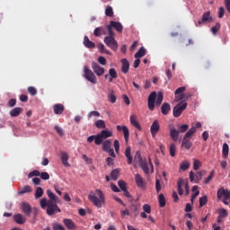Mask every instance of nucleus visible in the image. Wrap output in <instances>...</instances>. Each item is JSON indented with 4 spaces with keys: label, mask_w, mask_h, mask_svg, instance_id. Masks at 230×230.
Returning <instances> with one entry per match:
<instances>
[{
    "label": "nucleus",
    "mask_w": 230,
    "mask_h": 230,
    "mask_svg": "<svg viewBox=\"0 0 230 230\" xmlns=\"http://www.w3.org/2000/svg\"><path fill=\"white\" fill-rule=\"evenodd\" d=\"M49 200L42 199L40 200V206L42 209H46L48 216L51 217L58 213H61V209L58 206V197H57L50 190L46 191Z\"/></svg>",
    "instance_id": "1"
},
{
    "label": "nucleus",
    "mask_w": 230,
    "mask_h": 230,
    "mask_svg": "<svg viewBox=\"0 0 230 230\" xmlns=\"http://www.w3.org/2000/svg\"><path fill=\"white\" fill-rule=\"evenodd\" d=\"M164 102L163 92H158V93L154 91L148 95L147 104L149 111H155V106L160 107Z\"/></svg>",
    "instance_id": "2"
},
{
    "label": "nucleus",
    "mask_w": 230,
    "mask_h": 230,
    "mask_svg": "<svg viewBox=\"0 0 230 230\" xmlns=\"http://www.w3.org/2000/svg\"><path fill=\"white\" fill-rule=\"evenodd\" d=\"M96 195H88V199L98 208H102L106 203L104 193L101 190H95Z\"/></svg>",
    "instance_id": "3"
},
{
    "label": "nucleus",
    "mask_w": 230,
    "mask_h": 230,
    "mask_svg": "<svg viewBox=\"0 0 230 230\" xmlns=\"http://www.w3.org/2000/svg\"><path fill=\"white\" fill-rule=\"evenodd\" d=\"M177 128L178 129H176V128H170L169 136L173 142H177L179 140L180 134L187 132L190 126L189 124H181V126H177Z\"/></svg>",
    "instance_id": "4"
},
{
    "label": "nucleus",
    "mask_w": 230,
    "mask_h": 230,
    "mask_svg": "<svg viewBox=\"0 0 230 230\" xmlns=\"http://www.w3.org/2000/svg\"><path fill=\"white\" fill-rule=\"evenodd\" d=\"M196 134V128H190L187 133H185L182 140H181V146L184 147L186 150H190L193 144L191 142V139Z\"/></svg>",
    "instance_id": "5"
},
{
    "label": "nucleus",
    "mask_w": 230,
    "mask_h": 230,
    "mask_svg": "<svg viewBox=\"0 0 230 230\" xmlns=\"http://www.w3.org/2000/svg\"><path fill=\"white\" fill-rule=\"evenodd\" d=\"M188 107V102H180L178 104H176L173 107L172 110V115L174 118H180L181 116V114L183 113V111L187 109Z\"/></svg>",
    "instance_id": "6"
},
{
    "label": "nucleus",
    "mask_w": 230,
    "mask_h": 230,
    "mask_svg": "<svg viewBox=\"0 0 230 230\" xmlns=\"http://www.w3.org/2000/svg\"><path fill=\"white\" fill-rule=\"evenodd\" d=\"M84 78L93 84H96L98 83L97 77L94 72L89 68L88 66H84Z\"/></svg>",
    "instance_id": "7"
},
{
    "label": "nucleus",
    "mask_w": 230,
    "mask_h": 230,
    "mask_svg": "<svg viewBox=\"0 0 230 230\" xmlns=\"http://www.w3.org/2000/svg\"><path fill=\"white\" fill-rule=\"evenodd\" d=\"M105 45L113 51H117L119 49V43L114 38V36H106L103 39Z\"/></svg>",
    "instance_id": "8"
},
{
    "label": "nucleus",
    "mask_w": 230,
    "mask_h": 230,
    "mask_svg": "<svg viewBox=\"0 0 230 230\" xmlns=\"http://www.w3.org/2000/svg\"><path fill=\"white\" fill-rule=\"evenodd\" d=\"M112 137H113L112 131H108V129H102V131L98 133L97 135L96 146L102 145L103 143V140Z\"/></svg>",
    "instance_id": "9"
},
{
    "label": "nucleus",
    "mask_w": 230,
    "mask_h": 230,
    "mask_svg": "<svg viewBox=\"0 0 230 230\" xmlns=\"http://www.w3.org/2000/svg\"><path fill=\"white\" fill-rule=\"evenodd\" d=\"M206 174H207L206 171L198 172H196V174L193 172H190V180L191 182L194 181V183H199L202 181L203 176H205Z\"/></svg>",
    "instance_id": "10"
},
{
    "label": "nucleus",
    "mask_w": 230,
    "mask_h": 230,
    "mask_svg": "<svg viewBox=\"0 0 230 230\" xmlns=\"http://www.w3.org/2000/svg\"><path fill=\"white\" fill-rule=\"evenodd\" d=\"M225 205H229L230 202V191L224 189H220L217 191V199H222Z\"/></svg>",
    "instance_id": "11"
},
{
    "label": "nucleus",
    "mask_w": 230,
    "mask_h": 230,
    "mask_svg": "<svg viewBox=\"0 0 230 230\" xmlns=\"http://www.w3.org/2000/svg\"><path fill=\"white\" fill-rule=\"evenodd\" d=\"M92 69L97 76H102L105 74V68L97 62H92Z\"/></svg>",
    "instance_id": "12"
},
{
    "label": "nucleus",
    "mask_w": 230,
    "mask_h": 230,
    "mask_svg": "<svg viewBox=\"0 0 230 230\" xmlns=\"http://www.w3.org/2000/svg\"><path fill=\"white\" fill-rule=\"evenodd\" d=\"M213 22V17L211 16V12L207 11L203 13L202 19L199 21L198 24H196L197 27H199L205 23H209Z\"/></svg>",
    "instance_id": "13"
},
{
    "label": "nucleus",
    "mask_w": 230,
    "mask_h": 230,
    "mask_svg": "<svg viewBox=\"0 0 230 230\" xmlns=\"http://www.w3.org/2000/svg\"><path fill=\"white\" fill-rule=\"evenodd\" d=\"M104 79H108L109 83H113L114 80L118 79V72L116 68H110L109 73L104 75Z\"/></svg>",
    "instance_id": "14"
},
{
    "label": "nucleus",
    "mask_w": 230,
    "mask_h": 230,
    "mask_svg": "<svg viewBox=\"0 0 230 230\" xmlns=\"http://www.w3.org/2000/svg\"><path fill=\"white\" fill-rule=\"evenodd\" d=\"M160 128H161V126L159 124V120H154L153 124L150 127V133L153 138L156 137Z\"/></svg>",
    "instance_id": "15"
},
{
    "label": "nucleus",
    "mask_w": 230,
    "mask_h": 230,
    "mask_svg": "<svg viewBox=\"0 0 230 230\" xmlns=\"http://www.w3.org/2000/svg\"><path fill=\"white\" fill-rule=\"evenodd\" d=\"M117 131L120 132L122 130L124 135V139L126 143H128L130 132L128 126H116Z\"/></svg>",
    "instance_id": "16"
},
{
    "label": "nucleus",
    "mask_w": 230,
    "mask_h": 230,
    "mask_svg": "<svg viewBox=\"0 0 230 230\" xmlns=\"http://www.w3.org/2000/svg\"><path fill=\"white\" fill-rule=\"evenodd\" d=\"M21 209L25 216L31 217V212H32V208L30 204H28L26 202L22 203Z\"/></svg>",
    "instance_id": "17"
},
{
    "label": "nucleus",
    "mask_w": 230,
    "mask_h": 230,
    "mask_svg": "<svg viewBox=\"0 0 230 230\" xmlns=\"http://www.w3.org/2000/svg\"><path fill=\"white\" fill-rule=\"evenodd\" d=\"M53 111L56 115H61L65 111V106L62 103H55L53 105Z\"/></svg>",
    "instance_id": "18"
},
{
    "label": "nucleus",
    "mask_w": 230,
    "mask_h": 230,
    "mask_svg": "<svg viewBox=\"0 0 230 230\" xmlns=\"http://www.w3.org/2000/svg\"><path fill=\"white\" fill-rule=\"evenodd\" d=\"M121 65V72L123 74H128L130 68L129 61L127 58H122Z\"/></svg>",
    "instance_id": "19"
},
{
    "label": "nucleus",
    "mask_w": 230,
    "mask_h": 230,
    "mask_svg": "<svg viewBox=\"0 0 230 230\" xmlns=\"http://www.w3.org/2000/svg\"><path fill=\"white\" fill-rule=\"evenodd\" d=\"M13 221L17 224V225H23L26 223L27 218L24 217L21 214H16L13 216Z\"/></svg>",
    "instance_id": "20"
},
{
    "label": "nucleus",
    "mask_w": 230,
    "mask_h": 230,
    "mask_svg": "<svg viewBox=\"0 0 230 230\" xmlns=\"http://www.w3.org/2000/svg\"><path fill=\"white\" fill-rule=\"evenodd\" d=\"M112 28L114 30H116L119 33H122L123 32V25L121 22H116V21H110Z\"/></svg>",
    "instance_id": "21"
},
{
    "label": "nucleus",
    "mask_w": 230,
    "mask_h": 230,
    "mask_svg": "<svg viewBox=\"0 0 230 230\" xmlns=\"http://www.w3.org/2000/svg\"><path fill=\"white\" fill-rule=\"evenodd\" d=\"M124 154H125V156L127 158L128 164H132V163H133V156L131 155V147H130V146H128V147H126Z\"/></svg>",
    "instance_id": "22"
},
{
    "label": "nucleus",
    "mask_w": 230,
    "mask_h": 230,
    "mask_svg": "<svg viewBox=\"0 0 230 230\" xmlns=\"http://www.w3.org/2000/svg\"><path fill=\"white\" fill-rule=\"evenodd\" d=\"M171 110H172V107L169 102H164L161 106V112L164 116L168 115Z\"/></svg>",
    "instance_id": "23"
},
{
    "label": "nucleus",
    "mask_w": 230,
    "mask_h": 230,
    "mask_svg": "<svg viewBox=\"0 0 230 230\" xmlns=\"http://www.w3.org/2000/svg\"><path fill=\"white\" fill-rule=\"evenodd\" d=\"M63 224L69 230H75L76 229V226H75V222L72 219H64Z\"/></svg>",
    "instance_id": "24"
},
{
    "label": "nucleus",
    "mask_w": 230,
    "mask_h": 230,
    "mask_svg": "<svg viewBox=\"0 0 230 230\" xmlns=\"http://www.w3.org/2000/svg\"><path fill=\"white\" fill-rule=\"evenodd\" d=\"M186 91V86H181L179 88H177L174 92L175 95H179V101H182L184 100L185 96H184V93Z\"/></svg>",
    "instance_id": "25"
},
{
    "label": "nucleus",
    "mask_w": 230,
    "mask_h": 230,
    "mask_svg": "<svg viewBox=\"0 0 230 230\" xmlns=\"http://www.w3.org/2000/svg\"><path fill=\"white\" fill-rule=\"evenodd\" d=\"M93 35L95 37H101L102 35H107V31L103 27H96L93 31Z\"/></svg>",
    "instance_id": "26"
},
{
    "label": "nucleus",
    "mask_w": 230,
    "mask_h": 230,
    "mask_svg": "<svg viewBox=\"0 0 230 230\" xmlns=\"http://www.w3.org/2000/svg\"><path fill=\"white\" fill-rule=\"evenodd\" d=\"M22 112V108L21 107H14L11 111H10V116L12 118H17L19 117Z\"/></svg>",
    "instance_id": "27"
},
{
    "label": "nucleus",
    "mask_w": 230,
    "mask_h": 230,
    "mask_svg": "<svg viewBox=\"0 0 230 230\" xmlns=\"http://www.w3.org/2000/svg\"><path fill=\"white\" fill-rule=\"evenodd\" d=\"M84 45L87 49H94L95 48V43L92 40H90L88 36L84 37Z\"/></svg>",
    "instance_id": "28"
},
{
    "label": "nucleus",
    "mask_w": 230,
    "mask_h": 230,
    "mask_svg": "<svg viewBox=\"0 0 230 230\" xmlns=\"http://www.w3.org/2000/svg\"><path fill=\"white\" fill-rule=\"evenodd\" d=\"M129 119H130V124H131L133 127H135V128H136L137 129H138V130H141V129H142V128H141L139 122H137V120L136 115H130Z\"/></svg>",
    "instance_id": "29"
},
{
    "label": "nucleus",
    "mask_w": 230,
    "mask_h": 230,
    "mask_svg": "<svg viewBox=\"0 0 230 230\" xmlns=\"http://www.w3.org/2000/svg\"><path fill=\"white\" fill-rule=\"evenodd\" d=\"M68 159H69L68 155H67L65 151H63V152L61 153V162H62V164H63L64 166H66V167L70 166V165H69Z\"/></svg>",
    "instance_id": "30"
},
{
    "label": "nucleus",
    "mask_w": 230,
    "mask_h": 230,
    "mask_svg": "<svg viewBox=\"0 0 230 230\" xmlns=\"http://www.w3.org/2000/svg\"><path fill=\"white\" fill-rule=\"evenodd\" d=\"M146 55V49L145 47L139 48V49L135 53V58H141Z\"/></svg>",
    "instance_id": "31"
},
{
    "label": "nucleus",
    "mask_w": 230,
    "mask_h": 230,
    "mask_svg": "<svg viewBox=\"0 0 230 230\" xmlns=\"http://www.w3.org/2000/svg\"><path fill=\"white\" fill-rule=\"evenodd\" d=\"M135 181L137 186L143 188L145 186L144 179L140 174H136L135 175Z\"/></svg>",
    "instance_id": "32"
},
{
    "label": "nucleus",
    "mask_w": 230,
    "mask_h": 230,
    "mask_svg": "<svg viewBox=\"0 0 230 230\" xmlns=\"http://www.w3.org/2000/svg\"><path fill=\"white\" fill-rule=\"evenodd\" d=\"M108 101L111 103H116L117 102V96L115 94V92L113 90H111L109 93H108Z\"/></svg>",
    "instance_id": "33"
},
{
    "label": "nucleus",
    "mask_w": 230,
    "mask_h": 230,
    "mask_svg": "<svg viewBox=\"0 0 230 230\" xmlns=\"http://www.w3.org/2000/svg\"><path fill=\"white\" fill-rule=\"evenodd\" d=\"M102 151L104 152H107L112 148L111 140H104V142H102Z\"/></svg>",
    "instance_id": "34"
},
{
    "label": "nucleus",
    "mask_w": 230,
    "mask_h": 230,
    "mask_svg": "<svg viewBox=\"0 0 230 230\" xmlns=\"http://www.w3.org/2000/svg\"><path fill=\"white\" fill-rule=\"evenodd\" d=\"M183 184H184V181L182 179H180L177 182L178 194L181 196L183 195V189H182Z\"/></svg>",
    "instance_id": "35"
},
{
    "label": "nucleus",
    "mask_w": 230,
    "mask_h": 230,
    "mask_svg": "<svg viewBox=\"0 0 230 230\" xmlns=\"http://www.w3.org/2000/svg\"><path fill=\"white\" fill-rule=\"evenodd\" d=\"M141 169L143 170V172L146 173V174H148L150 170H149V167H148V164L147 162H145V160L143 162H141L139 164Z\"/></svg>",
    "instance_id": "36"
},
{
    "label": "nucleus",
    "mask_w": 230,
    "mask_h": 230,
    "mask_svg": "<svg viewBox=\"0 0 230 230\" xmlns=\"http://www.w3.org/2000/svg\"><path fill=\"white\" fill-rule=\"evenodd\" d=\"M158 202H159L160 208H164L166 206V199L164 194H160L158 196Z\"/></svg>",
    "instance_id": "37"
},
{
    "label": "nucleus",
    "mask_w": 230,
    "mask_h": 230,
    "mask_svg": "<svg viewBox=\"0 0 230 230\" xmlns=\"http://www.w3.org/2000/svg\"><path fill=\"white\" fill-rule=\"evenodd\" d=\"M190 167V162L185 160L184 162H181V164L180 165V170H181L182 172H185V171L189 170Z\"/></svg>",
    "instance_id": "38"
},
{
    "label": "nucleus",
    "mask_w": 230,
    "mask_h": 230,
    "mask_svg": "<svg viewBox=\"0 0 230 230\" xmlns=\"http://www.w3.org/2000/svg\"><path fill=\"white\" fill-rule=\"evenodd\" d=\"M119 173H120V171L118 170V169H115L113 170L111 172V179L112 181H117L119 177Z\"/></svg>",
    "instance_id": "39"
},
{
    "label": "nucleus",
    "mask_w": 230,
    "mask_h": 230,
    "mask_svg": "<svg viewBox=\"0 0 230 230\" xmlns=\"http://www.w3.org/2000/svg\"><path fill=\"white\" fill-rule=\"evenodd\" d=\"M31 191H32V189L30 186L26 185L18 191V194L19 195H23L25 193H29V192H31Z\"/></svg>",
    "instance_id": "40"
},
{
    "label": "nucleus",
    "mask_w": 230,
    "mask_h": 230,
    "mask_svg": "<svg viewBox=\"0 0 230 230\" xmlns=\"http://www.w3.org/2000/svg\"><path fill=\"white\" fill-rule=\"evenodd\" d=\"M43 194H44L43 189L40 188V187H38L36 189L34 197H35L36 199H40L43 196Z\"/></svg>",
    "instance_id": "41"
},
{
    "label": "nucleus",
    "mask_w": 230,
    "mask_h": 230,
    "mask_svg": "<svg viewBox=\"0 0 230 230\" xmlns=\"http://www.w3.org/2000/svg\"><path fill=\"white\" fill-rule=\"evenodd\" d=\"M105 15L107 17H113L114 16V11H113V8L112 6H107L106 9H105Z\"/></svg>",
    "instance_id": "42"
},
{
    "label": "nucleus",
    "mask_w": 230,
    "mask_h": 230,
    "mask_svg": "<svg viewBox=\"0 0 230 230\" xmlns=\"http://www.w3.org/2000/svg\"><path fill=\"white\" fill-rule=\"evenodd\" d=\"M223 156L225 158H227L229 155V146L227 144H223V149H222Z\"/></svg>",
    "instance_id": "43"
},
{
    "label": "nucleus",
    "mask_w": 230,
    "mask_h": 230,
    "mask_svg": "<svg viewBox=\"0 0 230 230\" xmlns=\"http://www.w3.org/2000/svg\"><path fill=\"white\" fill-rule=\"evenodd\" d=\"M134 160L137 161L139 164L145 161V160H143V156H142L140 151H137V153L134 156Z\"/></svg>",
    "instance_id": "44"
},
{
    "label": "nucleus",
    "mask_w": 230,
    "mask_h": 230,
    "mask_svg": "<svg viewBox=\"0 0 230 230\" xmlns=\"http://www.w3.org/2000/svg\"><path fill=\"white\" fill-rule=\"evenodd\" d=\"M177 146L176 144H170V155L174 157L176 155Z\"/></svg>",
    "instance_id": "45"
},
{
    "label": "nucleus",
    "mask_w": 230,
    "mask_h": 230,
    "mask_svg": "<svg viewBox=\"0 0 230 230\" xmlns=\"http://www.w3.org/2000/svg\"><path fill=\"white\" fill-rule=\"evenodd\" d=\"M27 92L31 95V96H35L38 93V90L35 86H29L27 88Z\"/></svg>",
    "instance_id": "46"
},
{
    "label": "nucleus",
    "mask_w": 230,
    "mask_h": 230,
    "mask_svg": "<svg viewBox=\"0 0 230 230\" xmlns=\"http://www.w3.org/2000/svg\"><path fill=\"white\" fill-rule=\"evenodd\" d=\"M106 29L108 31V37H115V32L113 31V26L111 25V23L106 25Z\"/></svg>",
    "instance_id": "47"
},
{
    "label": "nucleus",
    "mask_w": 230,
    "mask_h": 230,
    "mask_svg": "<svg viewBox=\"0 0 230 230\" xmlns=\"http://www.w3.org/2000/svg\"><path fill=\"white\" fill-rule=\"evenodd\" d=\"M95 127L97 128H106V123L104 120H102V119L96 120Z\"/></svg>",
    "instance_id": "48"
},
{
    "label": "nucleus",
    "mask_w": 230,
    "mask_h": 230,
    "mask_svg": "<svg viewBox=\"0 0 230 230\" xmlns=\"http://www.w3.org/2000/svg\"><path fill=\"white\" fill-rule=\"evenodd\" d=\"M208 202V196H204L199 199V208H203L205 205H207Z\"/></svg>",
    "instance_id": "49"
},
{
    "label": "nucleus",
    "mask_w": 230,
    "mask_h": 230,
    "mask_svg": "<svg viewBox=\"0 0 230 230\" xmlns=\"http://www.w3.org/2000/svg\"><path fill=\"white\" fill-rule=\"evenodd\" d=\"M219 31H220V22H217L216 25L211 28V32L213 33V35H217Z\"/></svg>",
    "instance_id": "50"
},
{
    "label": "nucleus",
    "mask_w": 230,
    "mask_h": 230,
    "mask_svg": "<svg viewBox=\"0 0 230 230\" xmlns=\"http://www.w3.org/2000/svg\"><path fill=\"white\" fill-rule=\"evenodd\" d=\"M98 49H99L102 53H105V54H107V55L110 54V51L105 49V45H104L103 43H99V44H98Z\"/></svg>",
    "instance_id": "51"
},
{
    "label": "nucleus",
    "mask_w": 230,
    "mask_h": 230,
    "mask_svg": "<svg viewBox=\"0 0 230 230\" xmlns=\"http://www.w3.org/2000/svg\"><path fill=\"white\" fill-rule=\"evenodd\" d=\"M228 214H227V210H226V208H221L218 211V217L219 218H226L227 217Z\"/></svg>",
    "instance_id": "52"
},
{
    "label": "nucleus",
    "mask_w": 230,
    "mask_h": 230,
    "mask_svg": "<svg viewBox=\"0 0 230 230\" xmlns=\"http://www.w3.org/2000/svg\"><path fill=\"white\" fill-rule=\"evenodd\" d=\"M118 186L122 191H126L128 190L127 188V183L124 181H118Z\"/></svg>",
    "instance_id": "53"
},
{
    "label": "nucleus",
    "mask_w": 230,
    "mask_h": 230,
    "mask_svg": "<svg viewBox=\"0 0 230 230\" xmlns=\"http://www.w3.org/2000/svg\"><path fill=\"white\" fill-rule=\"evenodd\" d=\"M113 147H114V149H115L116 154H119L120 144H119V140H114V142H113Z\"/></svg>",
    "instance_id": "54"
},
{
    "label": "nucleus",
    "mask_w": 230,
    "mask_h": 230,
    "mask_svg": "<svg viewBox=\"0 0 230 230\" xmlns=\"http://www.w3.org/2000/svg\"><path fill=\"white\" fill-rule=\"evenodd\" d=\"M97 137L98 135H91L90 137H87V143H93L94 141V144L97 145Z\"/></svg>",
    "instance_id": "55"
},
{
    "label": "nucleus",
    "mask_w": 230,
    "mask_h": 230,
    "mask_svg": "<svg viewBox=\"0 0 230 230\" xmlns=\"http://www.w3.org/2000/svg\"><path fill=\"white\" fill-rule=\"evenodd\" d=\"M52 229L53 230H66V228L62 225L58 224V223H54L52 225Z\"/></svg>",
    "instance_id": "56"
},
{
    "label": "nucleus",
    "mask_w": 230,
    "mask_h": 230,
    "mask_svg": "<svg viewBox=\"0 0 230 230\" xmlns=\"http://www.w3.org/2000/svg\"><path fill=\"white\" fill-rule=\"evenodd\" d=\"M142 208H143V211L146 214H151V212H152V208L150 205L145 204V205H143Z\"/></svg>",
    "instance_id": "57"
},
{
    "label": "nucleus",
    "mask_w": 230,
    "mask_h": 230,
    "mask_svg": "<svg viewBox=\"0 0 230 230\" xmlns=\"http://www.w3.org/2000/svg\"><path fill=\"white\" fill-rule=\"evenodd\" d=\"M201 167V162L199 160L193 161V170L198 171Z\"/></svg>",
    "instance_id": "58"
},
{
    "label": "nucleus",
    "mask_w": 230,
    "mask_h": 230,
    "mask_svg": "<svg viewBox=\"0 0 230 230\" xmlns=\"http://www.w3.org/2000/svg\"><path fill=\"white\" fill-rule=\"evenodd\" d=\"M214 176H215V171H212L210 172V175L207 179H205L204 183L208 184L214 179Z\"/></svg>",
    "instance_id": "59"
},
{
    "label": "nucleus",
    "mask_w": 230,
    "mask_h": 230,
    "mask_svg": "<svg viewBox=\"0 0 230 230\" xmlns=\"http://www.w3.org/2000/svg\"><path fill=\"white\" fill-rule=\"evenodd\" d=\"M225 14H226V9L224 8V6H220L218 10V18L219 19L224 18Z\"/></svg>",
    "instance_id": "60"
},
{
    "label": "nucleus",
    "mask_w": 230,
    "mask_h": 230,
    "mask_svg": "<svg viewBox=\"0 0 230 230\" xmlns=\"http://www.w3.org/2000/svg\"><path fill=\"white\" fill-rule=\"evenodd\" d=\"M98 63L102 66H106L107 65V59L105 57L100 56L98 58Z\"/></svg>",
    "instance_id": "61"
},
{
    "label": "nucleus",
    "mask_w": 230,
    "mask_h": 230,
    "mask_svg": "<svg viewBox=\"0 0 230 230\" xmlns=\"http://www.w3.org/2000/svg\"><path fill=\"white\" fill-rule=\"evenodd\" d=\"M40 179L43 181H48L50 179V175L48 172H42L40 175Z\"/></svg>",
    "instance_id": "62"
},
{
    "label": "nucleus",
    "mask_w": 230,
    "mask_h": 230,
    "mask_svg": "<svg viewBox=\"0 0 230 230\" xmlns=\"http://www.w3.org/2000/svg\"><path fill=\"white\" fill-rule=\"evenodd\" d=\"M39 177V176H40V172H39V171H33V172H30L29 174H28V178H32V177Z\"/></svg>",
    "instance_id": "63"
},
{
    "label": "nucleus",
    "mask_w": 230,
    "mask_h": 230,
    "mask_svg": "<svg viewBox=\"0 0 230 230\" xmlns=\"http://www.w3.org/2000/svg\"><path fill=\"white\" fill-rule=\"evenodd\" d=\"M226 12L230 14V0H224Z\"/></svg>",
    "instance_id": "64"
}]
</instances>
